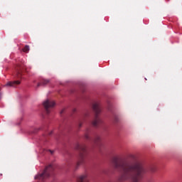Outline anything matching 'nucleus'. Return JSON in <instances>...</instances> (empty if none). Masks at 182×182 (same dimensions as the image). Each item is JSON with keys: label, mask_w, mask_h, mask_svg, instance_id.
Listing matches in <instances>:
<instances>
[{"label": "nucleus", "mask_w": 182, "mask_h": 182, "mask_svg": "<svg viewBox=\"0 0 182 182\" xmlns=\"http://www.w3.org/2000/svg\"><path fill=\"white\" fill-rule=\"evenodd\" d=\"M113 166L115 170L122 173L118 178L119 182L127 180H130L131 182H139L143 178V176L147 173V169L139 162L129 163L114 159Z\"/></svg>", "instance_id": "f257e3e1"}, {"label": "nucleus", "mask_w": 182, "mask_h": 182, "mask_svg": "<svg viewBox=\"0 0 182 182\" xmlns=\"http://www.w3.org/2000/svg\"><path fill=\"white\" fill-rule=\"evenodd\" d=\"M92 109L95 114V119L92 121V126H94V127H97L99 126H101V124H103V121L102 120V119L99 117V114L100 113V112H102V110L100 109V105H99V103L97 102L94 103L92 105Z\"/></svg>", "instance_id": "f03ea898"}, {"label": "nucleus", "mask_w": 182, "mask_h": 182, "mask_svg": "<svg viewBox=\"0 0 182 182\" xmlns=\"http://www.w3.org/2000/svg\"><path fill=\"white\" fill-rule=\"evenodd\" d=\"M53 170H55L53 165L50 164L44 169L42 173L36 176L35 179L43 181L45 180V178H48V177H50V174L53 173Z\"/></svg>", "instance_id": "7ed1b4c3"}, {"label": "nucleus", "mask_w": 182, "mask_h": 182, "mask_svg": "<svg viewBox=\"0 0 182 182\" xmlns=\"http://www.w3.org/2000/svg\"><path fill=\"white\" fill-rule=\"evenodd\" d=\"M76 150L80 153V158L78 162L77 163V167L83 164L85 162V154H86V146L77 144L75 146Z\"/></svg>", "instance_id": "20e7f679"}, {"label": "nucleus", "mask_w": 182, "mask_h": 182, "mask_svg": "<svg viewBox=\"0 0 182 182\" xmlns=\"http://www.w3.org/2000/svg\"><path fill=\"white\" fill-rule=\"evenodd\" d=\"M43 105L46 110V113L47 114H49L50 113V110H52V109L55 107L56 103H55L54 101H52L50 100H46V101L43 102Z\"/></svg>", "instance_id": "39448f33"}, {"label": "nucleus", "mask_w": 182, "mask_h": 182, "mask_svg": "<svg viewBox=\"0 0 182 182\" xmlns=\"http://www.w3.org/2000/svg\"><path fill=\"white\" fill-rule=\"evenodd\" d=\"M23 70H25V64H23V63L17 64L16 68L17 79H21V77H22V72H23Z\"/></svg>", "instance_id": "423d86ee"}, {"label": "nucleus", "mask_w": 182, "mask_h": 182, "mask_svg": "<svg viewBox=\"0 0 182 182\" xmlns=\"http://www.w3.org/2000/svg\"><path fill=\"white\" fill-rule=\"evenodd\" d=\"M18 85H21V82L19 80H16L13 82L10 81L4 85V87H16Z\"/></svg>", "instance_id": "0eeeda50"}, {"label": "nucleus", "mask_w": 182, "mask_h": 182, "mask_svg": "<svg viewBox=\"0 0 182 182\" xmlns=\"http://www.w3.org/2000/svg\"><path fill=\"white\" fill-rule=\"evenodd\" d=\"M77 182H89L87 174L85 173L83 175L80 176L77 179Z\"/></svg>", "instance_id": "6e6552de"}, {"label": "nucleus", "mask_w": 182, "mask_h": 182, "mask_svg": "<svg viewBox=\"0 0 182 182\" xmlns=\"http://www.w3.org/2000/svg\"><path fill=\"white\" fill-rule=\"evenodd\" d=\"M48 83H49V80L43 79L41 82L37 85V87H39V86L48 85Z\"/></svg>", "instance_id": "1a4fd4ad"}, {"label": "nucleus", "mask_w": 182, "mask_h": 182, "mask_svg": "<svg viewBox=\"0 0 182 182\" xmlns=\"http://www.w3.org/2000/svg\"><path fill=\"white\" fill-rule=\"evenodd\" d=\"M30 50L29 46H25V47L23 48V52H25V53H28Z\"/></svg>", "instance_id": "9d476101"}, {"label": "nucleus", "mask_w": 182, "mask_h": 182, "mask_svg": "<svg viewBox=\"0 0 182 182\" xmlns=\"http://www.w3.org/2000/svg\"><path fill=\"white\" fill-rule=\"evenodd\" d=\"M95 143H99L100 141V136H97L95 139Z\"/></svg>", "instance_id": "9b49d317"}, {"label": "nucleus", "mask_w": 182, "mask_h": 182, "mask_svg": "<svg viewBox=\"0 0 182 182\" xmlns=\"http://www.w3.org/2000/svg\"><path fill=\"white\" fill-rule=\"evenodd\" d=\"M82 124H83V123L82 122V121H80L79 124H78L79 129H80V127H82Z\"/></svg>", "instance_id": "f8f14e48"}, {"label": "nucleus", "mask_w": 182, "mask_h": 182, "mask_svg": "<svg viewBox=\"0 0 182 182\" xmlns=\"http://www.w3.org/2000/svg\"><path fill=\"white\" fill-rule=\"evenodd\" d=\"M114 122H115L116 123H117V122H119V118H117V117H115L114 118Z\"/></svg>", "instance_id": "ddd939ff"}, {"label": "nucleus", "mask_w": 182, "mask_h": 182, "mask_svg": "<svg viewBox=\"0 0 182 182\" xmlns=\"http://www.w3.org/2000/svg\"><path fill=\"white\" fill-rule=\"evenodd\" d=\"M85 138L87 140H88V139H89V134H85Z\"/></svg>", "instance_id": "4468645a"}, {"label": "nucleus", "mask_w": 182, "mask_h": 182, "mask_svg": "<svg viewBox=\"0 0 182 182\" xmlns=\"http://www.w3.org/2000/svg\"><path fill=\"white\" fill-rule=\"evenodd\" d=\"M65 112V109H63L61 112H60V114H62V113H63Z\"/></svg>", "instance_id": "2eb2a0df"}, {"label": "nucleus", "mask_w": 182, "mask_h": 182, "mask_svg": "<svg viewBox=\"0 0 182 182\" xmlns=\"http://www.w3.org/2000/svg\"><path fill=\"white\" fill-rule=\"evenodd\" d=\"M50 153H51V154H53V151H50Z\"/></svg>", "instance_id": "dca6fc26"}, {"label": "nucleus", "mask_w": 182, "mask_h": 182, "mask_svg": "<svg viewBox=\"0 0 182 182\" xmlns=\"http://www.w3.org/2000/svg\"><path fill=\"white\" fill-rule=\"evenodd\" d=\"M74 112H76V109H74Z\"/></svg>", "instance_id": "f3484780"}, {"label": "nucleus", "mask_w": 182, "mask_h": 182, "mask_svg": "<svg viewBox=\"0 0 182 182\" xmlns=\"http://www.w3.org/2000/svg\"><path fill=\"white\" fill-rule=\"evenodd\" d=\"M0 176H2V174H1V173H0Z\"/></svg>", "instance_id": "a211bd4d"}]
</instances>
